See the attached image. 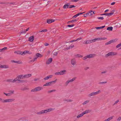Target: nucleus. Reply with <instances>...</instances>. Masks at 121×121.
I'll list each match as a JSON object with an SVG mask.
<instances>
[{
    "mask_svg": "<svg viewBox=\"0 0 121 121\" xmlns=\"http://www.w3.org/2000/svg\"><path fill=\"white\" fill-rule=\"evenodd\" d=\"M76 78H73L71 80H67L65 82V84L66 86H67L68 83L70 82H72Z\"/></svg>",
    "mask_w": 121,
    "mask_h": 121,
    "instance_id": "0eeeda50",
    "label": "nucleus"
},
{
    "mask_svg": "<svg viewBox=\"0 0 121 121\" xmlns=\"http://www.w3.org/2000/svg\"><path fill=\"white\" fill-rule=\"evenodd\" d=\"M96 56V54H91L88 55L84 57L82 59L83 60H85L88 58H91L94 57Z\"/></svg>",
    "mask_w": 121,
    "mask_h": 121,
    "instance_id": "7ed1b4c3",
    "label": "nucleus"
},
{
    "mask_svg": "<svg viewBox=\"0 0 121 121\" xmlns=\"http://www.w3.org/2000/svg\"><path fill=\"white\" fill-rule=\"evenodd\" d=\"M84 115L83 113L82 112L81 114L79 115L78 116H77V118H79L80 117H82Z\"/></svg>",
    "mask_w": 121,
    "mask_h": 121,
    "instance_id": "a878e982",
    "label": "nucleus"
},
{
    "mask_svg": "<svg viewBox=\"0 0 121 121\" xmlns=\"http://www.w3.org/2000/svg\"><path fill=\"white\" fill-rule=\"evenodd\" d=\"M34 36H33L30 37L29 38V41L31 42H32L34 40Z\"/></svg>",
    "mask_w": 121,
    "mask_h": 121,
    "instance_id": "2eb2a0df",
    "label": "nucleus"
},
{
    "mask_svg": "<svg viewBox=\"0 0 121 121\" xmlns=\"http://www.w3.org/2000/svg\"><path fill=\"white\" fill-rule=\"evenodd\" d=\"M82 39V37H80L79 38H78L77 39H76V40H77V41L78 40H80L81 39Z\"/></svg>",
    "mask_w": 121,
    "mask_h": 121,
    "instance_id": "e2e57ef3",
    "label": "nucleus"
},
{
    "mask_svg": "<svg viewBox=\"0 0 121 121\" xmlns=\"http://www.w3.org/2000/svg\"><path fill=\"white\" fill-rule=\"evenodd\" d=\"M29 29V28H28L27 29H26V31H24V32H21V33H26V32L27 31H28Z\"/></svg>",
    "mask_w": 121,
    "mask_h": 121,
    "instance_id": "49530a36",
    "label": "nucleus"
},
{
    "mask_svg": "<svg viewBox=\"0 0 121 121\" xmlns=\"http://www.w3.org/2000/svg\"><path fill=\"white\" fill-rule=\"evenodd\" d=\"M17 77L18 78V79L19 80V81L20 80V79H21V78H20V76H19V75L18 76H17Z\"/></svg>",
    "mask_w": 121,
    "mask_h": 121,
    "instance_id": "bf43d9fd",
    "label": "nucleus"
},
{
    "mask_svg": "<svg viewBox=\"0 0 121 121\" xmlns=\"http://www.w3.org/2000/svg\"><path fill=\"white\" fill-rule=\"evenodd\" d=\"M113 116H112L107 119L105 120L104 121H110L112 119L113 117Z\"/></svg>",
    "mask_w": 121,
    "mask_h": 121,
    "instance_id": "aec40b11",
    "label": "nucleus"
},
{
    "mask_svg": "<svg viewBox=\"0 0 121 121\" xmlns=\"http://www.w3.org/2000/svg\"><path fill=\"white\" fill-rule=\"evenodd\" d=\"M112 29L113 27L112 26H111L108 27L107 28V30L109 31H112Z\"/></svg>",
    "mask_w": 121,
    "mask_h": 121,
    "instance_id": "cd10ccee",
    "label": "nucleus"
},
{
    "mask_svg": "<svg viewBox=\"0 0 121 121\" xmlns=\"http://www.w3.org/2000/svg\"><path fill=\"white\" fill-rule=\"evenodd\" d=\"M97 19H101L102 20H103L104 19V18L103 17H97Z\"/></svg>",
    "mask_w": 121,
    "mask_h": 121,
    "instance_id": "5fc2aeb1",
    "label": "nucleus"
},
{
    "mask_svg": "<svg viewBox=\"0 0 121 121\" xmlns=\"http://www.w3.org/2000/svg\"><path fill=\"white\" fill-rule=\"evenodd\" d=\"M15 100L14 99H3L1 98H0V101L3 103L10 102H13Z\"/></svg>",
    "mask_w": 121,
    "mask_h": 121,
    "instance_id": "f03ea898",
    "label": "nucleus"
},
{
    "mask_svg": "<svg viewBox=\"0 0 121 121\" xmlns=\"http://www.w3.org/2000/svg\"><path fill=\"white\" fill-rule=\"evenodd\" d=\"M119 101L118 100H117L116 101L114 104V105L117 104L119 102Z\"/></svg>",
    "mask_w": 121,
    "mask_h": 121,
    "instance_id": "052dcab7",
    "label": "nucleus"
},
{
    "mask_svg": "<svg viewBox=\"0 0 121 121\" xmlns=\"http://www.w3.org/2000/svg\"><path fill=\"white\" fill-rule=\"evenodd\" d=\"M73 100L71 99H68L67 100V102H72L73 101Z\"/></svg>",
    "mask_w": 121,
    "mask_h": 121,
    "instance_id": "338daca9",
    "label": "nucleus"
},
{
    "mask_svg": "<svg viewBox=\"0 0 121 121\" xmlns=\"http://www.w3.org/2000/svg\"><path fill=\"white\" fill-rule=\"evenodd\" d=\"M116 39H114V40H111L110 41H109L106 43H105V45H107L110 44L112 42H115L116 41Z\"/></svg>",
    "mask_w": 121,
    "mask_h": 121,
    "instance_id": "9d476101",
    "label": "nucleus"
},
{
    "mask_svg": "<svg viewBox=\"0 0 121 121\" xmlns=\"http://www.w3.org/2000/svg\"><path fill=\"white\" fill-rule=\"evenodd\" d=\"M52 75H50L48 76L45 78H43V79L44 80H46L48 79L49 78H52Z\"/></svg>",
    "mask_w": 121,
    "mask_h": 121,
    "instance_id": "6ab92c4d",
    "label": "nucleus"
},
{
    "mask_svg": "<svg viewBox=\"0 0 121 121\" xmlns=\"http://www.w3.org/2000/svg\"><path fill=\"white\" fill-rule=\"evenodd\" d=\"M7 4H13V5H16L17 4H16V3L15 2H11L10 3H7Z\"/></svg>",
    "mask_w": 121,
    "mask_h": 121,
    "instance_id": "a18cd8bd",
    "label": "nucleus"
},
{
    "mask_svg": "<svg viewBox=\"0 0 121 121\" xmlns=\"http://www.w3.org/2000/svg\"><path fill=\"white\" fill-rule=\"evenodd\" d=\"M107 82H99V84H105Z\"/></svg>",
    "mask_w": 121,
    "mask_h": 121,
    "instance_id": "8fccbe9b",
    "label": "nucleus"
},
{
    "mask_svg": "<svg viewBox=\"0 0 121 121\" xmlns=\"http://www.w3.org/2000/svg\"><path fill=\"white\" fill-rule=\"evenodd\" d=\"M29 89V88L26 87H24L21 89V90L22 91L26 90Z\"/></svg>",
    "mask_w": 121,
    "mask_h": 121,
    "instance_id": "4c0bfd02",
    "label": "nucleus"
},
{
    "mask_svg": "<svg viewBox=\"0 0 121 121\" xmlns=\"http://www.w3.org/2000/svg\"><path fill=\"white\" fill-rule=\"evenodd\" d=\"M55 21V20L53 19H48L47 20V22L48 24H50L52 22H54Z\"/></svg>",
    "mask_w": 121,
    "mask_h": 121,
    "instance_id": "9b49d317",
    "label": "nucleus"
},
{
    "mask_svg": "<svg viewBox=\"0 0 121 121\" xmlns=\"http://www.w3.org/2000/svg\"><path fill=\"white\" fill-rule=\"evenodd\" d=\"M97 40H105L107 39L106 38H96Z\"/></svg>",
    "mask_w": 121,
    "mask_h": 121,
    "instance_id": "dca6fc26",
    "label": "nucleus"
},
{
    "mask_svg": "<svg viewBox=\"0 0 121 121\" xmlns=\"http://www.w3.org/2000/svg\"><path fill=\"white\" fill-rule=\"evenodd\" d=\"M121 46V43L117 45L116 46V48H118Z\"/></svg>",
    "mask_w": 121,
    "mask_h": 121,
    "instance_id": "603ef678",
    "label": "nucleus"
},
{
    "mask_svg": "<svg viewBox=\"0 0 121 121\" xmlns=\"http://www.w3.org/2000/svg\"><path fill=\"white\" fill-rule=\"evenodd\" d=\"M95 95L94 92H92L88 95V96L90 97L92 96Z\"/></svg>",
    "mask_w": 121,
    "mask_h": 121,
    "instance_id": "bb28decb",
    "label": "nucleus"
},
{
    "mask_svg": "<svg viewBox=\"0 0 121 121\" xmlns=\"http://www.w3.org/2000/svg\"><path fill=\"white\" fill-rule=\"evenodd\" d=\"M74 24H73L72 25H68L67 26L69 27H72L74 26Z\"/></svg>",
    "mask_w": 121,
    "mask_h": 121,
    "instance_id": "3c124183",
    "label": "nucleus"
},
{
    "mask_svg": "<svg viewBox=\"0 0 121 121\" xmlns=\"http://www.w3.org/2000/svg\"><path fill=\"white\" fill-rule=\"evenodd\" d=\"M9 92H10L8 93L7 94L4 92V94L5 95L7 96H9L13 94L14 91H10Z\"/></svg>",
    "mask_w": 121,
    "mask_h": 121,
    "instance_id": "6e6552de",
    "label": "nucleus"
},
{
    "mask_svg": "<svg viewBox=\"0 0 121 121\" xmlns=\"http://www.w3.org/2000/svg\"><path fill=\"white\" fill-rule=\"evenodd\" d=\"M69 3H68L66 4L65 5L63 6V8L65 9L69 8Z\"/></svg>",
    "mask_w": 121,
    "mask_h": 121,
    "instance_id": "a211bd4d",
    "label": "nucleus"
},
{
    "mask_svg": "<svg viewBox=\"0 0 121 121\" xmlns=\"http://www.w3.org/2000/svg\"><path fill=\"white\" fill-rule=\"evenodd\" d=\"M6 81L7 82H13V79H8Z\"/></svg>",
    "mask_w": 121,
    "mask_h": 121,
    "instance_id": "393cba45",
    "label": "nucleus"
},
{
    "mask_svg": "<svg viewBox=\"0 0 121 121\" xmlns=\"http://www.w3.org/2000/svg\"><path fill=\"white\" fill-rule=\"evenodd\" d=\"M89 67H85L84 68V69L85 70H86L88 69H89Z\"/></svg>",
    "mask_w": 121,
    "mask_h": 121,
    "instance_id": "69168bd1",
    "label": "nucleus"
},
{
    "mask_svg": "<svg viewBox=\"0 0 121 121\" xmlns=\"http://www.w3.org/2000/svg\"><path fill=\"white\" fill-rule=\"evenodd\" d=\"M76 6L73 5H70L69 7V8H75Z\"/></svg>",
    "mask_w": 121,
    "mask_h": 121,
    "instance_id": "79ce46f5",
    "label": "nucleus"
},
{
    "mask_svg": "<svg viewBox=\"0 0 121 121\" xmlns=\"http://www.w3.org/2000/svg\"><path fill=\"white\" fill-rule=\"evenodd\" d=\"M15 63L18 64H21L22 63V61H20L19 60L16 61Z\"/></svg>",
    "mask_w": 121,
    "mask_h": 121,
    "instance_id": "ea45409f",
    "label": "nucleus"
},
{
    "mask_svg": "<svg viewBox=\"0 0 121 121\" xmlns=\"http://www.w3.org/2000/svg\"><path fill=\"white\" fill-rule=\"evenodd\" d=\"M7 48L6 47H4L3 48L0 49V52H1L4 51Z\"/></svg>",
    "mask_w": 121,
    "mask_h": 121,
    "instance_id": "7c9ffc66",
    "label": "nucleus"
},
{
    "mask_svg": "<svg viewBox=\"0 0 121 121\" xmlns=\"http://www.w3.org/2000/svg\"><path fill=\"white\" fill-rule=\"evenodd\" d=\"M105 27V26H102L101 27H96V28L98 30V29H103V28H104Z\"/></svg>",
    "mask_w": 121,
    "mask_h": 121,
    "instance_id": "2f4dec72",
    "label": "nucleus"
},
{
    "mask_svg": "<svg viewBox=\"0 0 121 121\" xmlns=\"http://www.w3.org/2000/svg\"><path fill=\"white\" fill-rule=\"evenodd\" d=\"M89 100H87L84 102L82 104L83 105H84L86 104V103H89Z\"/></svg>",
    "mask_w": 121,
    "mask_h": 121,
    "instance_id": "e433bc0d",
    "label": "nucleus"
},
{
    "mask_svg": "<svg viewBox=\"0 0 121 121\" xmlns=\"http://www.w3.org/2000/svg\"><path fill=\"white\" fill-rule=\"evenodd\" d=\"M78 20V19H73L71 20L70 21V22H75L77 21Z\"/></svg>",
    "mask_w": 121,
    "mask_h": 121,
    "instance_id": "72a5a7b5",
    "label": "nucleus"
},
{
    "mask_svg": "<svg viewBox=\"0 0 121 121\" xmlns=\"http://www.w3.org/2000/svg\"><path fill=\"white\" fill-rule=\"evenodd\" d=\"M117 54V53L116 52H110L108 53V54L105 55V56L106 57H108L110 56H112L116 55Z\"/></svg>",
    "mask_w": 121,
    "mask_h": 121,
    "instance_id": "423d86ee",
    "label": "nucleus"
},
{
    "mask_svg": "<svg viewBox=\"0 0 121 121\" xmlns=\"http://www.w3.org/2000/svg\"><path fill=\"white\" fill-rule=\"evenodd\" d=\"M55 74L57 75H61L60 72H56L55 73Z\"/></svg>",
    "mask_w": 121,
    "mask_h": 121,
    "instance_id": "de8ad7c7",
    "label": "nucleus"
},
{
    "mask_svg": "<svg viewBox=\"0 0 121 121\" xmlns=\"http://www.w3.org/2000/svg\"><path fill=\"white\" fill-rule=\"evenodd\" d=\"M66 71L65 70L61 71H60L61 75L65 74L66 73Z\"/></svg>",
    "mask_w": 121,
    "mask_h": 121,
    "instance_id": "4be33fe9",
    "label": "nucleus"
},
{
    "mask_svg": "<svg viewBox=\"0 0 121 121\" xmlns=\"http://www.w3.org/2000/svg\"><path fill=\"white\" fill-rule=\"evenodd\" d=\"M19 81V80L18 79L17 77L15 78L14 79H13V82H16V81Z\"/></svg>",
    "mask_w": 121,
    "mask_h": 121,
    "instance_id": "a19ab883",
    "label": "nucleus"
},
{
    "mask_svg": "<svg viewBox=\"0 0 121 121\" xmlns=\"http://www.w3.org/2000/svg\"><path fill=\"white\" fill-rule=\"evenodd\" d=\"M107 72V71L106 70H105L104 71L102 72H101V73L102 74H103V73H106Z\"/></svg>",
    "mask_w": 121,
    "mask_h": 121,
    "instance_id": "680f3d73",
    "label": "nucleus"
},
{
    "mask_svg": "<svg viewBox=\"0 0 121 121\" xmlns=\"http://www.w3.org/2000/svg\"><path fill=\"white\" fill-rule=\"evenodd\" d=\"M71 63L73 65H75L76 64V60L75 59H72L71 60Z\"/></svg>",
    "mask_w": 121,
    "mask_h": 121,
    "instance_id": "f8f14e48",
    "label": "nucleus"
},
{
    "mask_svg": "<svg viewBox=\"0 0 121 121\" xmlns=\"http://www.w3.org/2000/svg\"><path fill=\"white\" fill-rule=\"evenodd\" d=\"M52 60V58H50L48 59V60L46 62V64H49L51 63Z\"/></svg>",
    "mask_w": 121,
    "mask_h": 121,
    "instance_id": "1a4fd4ad",
    "label": "nucleus"
},
{
    "mask_svg": "<svg viewBox=\"0 0 121 121\" xmlns=\"http://www.w3.org/2000/svg\"><path fill=\"white\" fill-rule=\"evenodd\" d=\"M77 17V16L76 15H75L73 16L72 17V18L73 19H74L76 18Z\"/></svg>",
    "mask_w": 121,
    "mask_h": 121,
    "instance_id": "4d7b16f0",
    "label": "nucleus"
},
{
    "mask_svg": "<svg viewBox=\"0 0 121 121\" xmlns=\"http://www.w3.org/2000/svg\"><path fill=\"white\" fill-rule=\"evenodd\" d=\"M31 76V74H26L24 75V77L25 78H28L30 77Z\"/></svg>",
    "mask_w": 121,
    "mask_h": 121,
    "instance_id": "f3484780",
    "label": "nucleus"
},
{
    "mask_svg": "<svg viewBox=\"0 0 121 121\" xmlns=\"http://www.w3.org/2000/svg\"><path fill=\"white\" fill-rule=\"evenodd\" d=\"M75 56L77 57H82V56L79 54H77L75 55Z\"/></svg>",
    "mask_w": 121,
    "mask_h": 121,
    "instance_id": "c756f323",
    "label": "nucleus"
},
{
    "mask_svg": "<svg viewBox=\"0 0 121 121\" xmlns=\"http://www.w3.org/2000/svg\"><path fill=\"white\" fill-rule=\"evenodd\" d=\"M54 108H50L44 110H43L41 111L38 112L37 113V114H41L44 113H46L47 112L51 111L53 110H54Z\"/></svg>",
    "mask_w": 121,
    "mask_h": 121,
    "instance_id": "f257e3e1",
    "label": "nucleus"
},
{
    "mask_svg": "<svg viewBox=\"0 0 121 121\" xmlns=\"http://www.w3.org/2000/svg\"><path fill=\"white\" fill-rule=\"evenodd\" d=\"M101 91L100 90H99L98 91H96L95 92H94L95 95H97L99 94L100 93Z\"/></svg>",
    "mask_w": 121,
    "mask_h": 121,
    "instance_id": "473e14b6",
    "label": "nucleus"
},
{
    "mask_svg": "<svg viewBox=\"0 0 121 121\" xmlns=\"http://www.w3.org/2000/svg\"><path fill=\"white\" fill-rule=\"evenodd\" d=\"M90 13V12H89L87 13L84 14V17H86L87 16H88V15H89V14Z\"/></svg>",
    "mask_w": 121,
    "mask_h": 121,
    "instance_id": "58836bf2",
    "label": "nucleus"
},
{
    "mask_svg": "<svg viewBox=\"0 0 121 121\" xmlns=\"http://www.w3.org/2000/svg\"><path fill=\"white\" fill-rule=\"evenodd\" d=\"M91 112V110H86L85 111H84L83 112H82L83 114L84 115L86 114H87L90 112Z\"/></svg>",
    "mask_w": 121,
    "mask_h": 121,
    "instance_id": "ddd939ff",
    "label": "nucleus"
},
{
    "mask_svg": "<svg viewBox=\"0 0 121 121\" xmlns=\"http://www.w3.org/2000/svg\"><path fill=\"white\" fill-rule=\"evenodd\" d=\"M44 45L45 46H47L49 45V44L47 43H44Z\"/></svg>",
    "mask_w": 121,
    "mask_h": 121,
    "instance_id": "0e129e2a",
    "label": "nucleus"
},
{
    "mask_svg": "<svg viewBox=\"0 0 121 121\" xmlns=\"http://www.w3.org/2000/svg\"><path fill=\"white\" fill-rule=\"evenodd\" d=\"M57 54V52H55L54 53V55L55 56H56Z\"/></svg>",
    "mask_w": 121,
    "mask_h": 121,
    "instance_id": "774afa93",
    "label": "nucleus"
},
{
    "mask_svg": "<svg viewBox=\"0 0 121 121\" xmlns=\"http://www.w3.org/2000/svg\"><path fill=\"white\" fill-rule=\"evenodd\" d=\"M114 10H112L110 13H108V16H110L111 15L113 14L114 13Z\"/></svg>",
    "mask_w": 121,
    "mask_h": 121,
    "instance_id": "b1692460",
    "label": "nucleus"
},
{
    "mask_svg": "<svg viewBox=\"0 0 121 121\" xmlns=\"http://www.w3.org/2000/svg\"><path fill=\"white\" fill-rule=\"evenodd\" d=\"M14 53L17 54H19L22 55H23V54H22V52H21L20 51H15L14 52Z\"/></svg>",
    "mask_w": 121,
    "mask_h": 121,
    "instance_id": "412c9836",
    "label": "nucleus"
},
{
    "mask_svg": "<svg viewBox=\"0 0 121 121\" xmlns=\"http://www.w3.org/2000/svg\"><path fill=\"white\" fill-rule=\"evenodd\" d=\"M29 52L28 51H25L23 52H22V54H23V55L24 54H25L26 53H29Z\"/></svg>",
    "mask_w": 121,
    "mask_h": 121,
    "instance_id": "c9c22d12",
    "label": "nucleus"
},
{
    "mask_svg": "<svg viewBox=\"0 0 121 121\" xmlns=\"http://www.w3.org/2000/svg\"><path fill=\"white\" fill-rule=\"evenodd\" d=\"M56 90H51V91H48V93H50L52 92H54L56 91Z\"/></svg>",
    "mask_w": 121,
    "mask_h": 121,
    "instance_id": "c03bdc74",
    "label": "nucleus"
},
{
    "mask_svg": "<svg viewBox=\"0 0 121 121\" xmlns=\"http://www.w3.org/2000/svg\"><path fill=\"white\" fill-rule=\"evenodd\" d=\"M91 43V40H88L87 41H85L84 43L85 44H89Z\"/></svg>",
    "mask_w": 121,
    "mask_h": 121,
    "instance_id": "4468645a",
    "label": "nucleus"
},
{
    "mask_svg": "<svg viewBox=\"0 0 121 121\" xmlns=\"http://www.w3.org/2000/svg\"><path fill=\"white\" fill-rule=\"evenodd\" d=\"M96 38H95V39L91 40V43L92 42H95L96 41Z\"/></svg>",
    "mask_w": 121,
    "mask_h": 121,
    "instance_id": "09e8293b",
    "label": "nucleus"
},
{
    "mask_svg": "<svg viewBox=\"0 0 121 121\" xmlns=\"http://www.w3.org/2000/svg\"><path fill=\"white\" fill-rule=\"evenodd\" d=\"M19 81L20 82H27V80H20Z\"/></svg>",
    "mask_w": 121,
    "mask_h": 121,
    "instance_id": "f704fd0d",
    "label": "nucleus"
},
{
    "mask_svg": "<svg viewBox=\"0 0 121 121\" xmlns=\"http://www.w3.org/2000/svg\"><path fill=\"white\" fill-rule=\"evenodd\" d=\"M19 76H20V78H24V75H19Z\"/></svg>",
    "mask_w": 121,
    "mask_h": 121,
    "instance_id": "6e6d98bb",
    "label": "nucleus"
},
{
    "mask_svg": "<svg viewBox=\"0 0 121 121\" xmlns=\"http://www.w3.org/2000/svg\"><path fill=\"white\" fill-rule=\"evenodd\" d=\"M47 31V29H44L43 30H42L40 31L39 32H46Z\"/></svg>",
    "mask_w": 121,
    "mask_h": 121,
    "instance_id": "37998d69",
    "label": "nucleus"
},
{
    "mask_svg": "<svg viewBox=\"0 0 121 121\" xmlns=\"http://www.w3.org/2000/svg\"><path fill=\"white\" fill-rule=\"evenodd\" d=\"M36 55L38 58V57H42L43 56L42 55L39 53H37L36 54Z\"/></svg>",
    "mask_w": 121,
    "mask_h": 121,
    "instance_id": "5701e85b",
    "label": "nucleus"
},
{
    "mask_svg": "<svg viewBox=\"0 0 121 121\" xmlns=\"http://www.w3.org/2000/svg\"><path fill=\"white\" fill-rule=\"evenodd\" d=\"M9 67L7 65H2L1 68H9Z\"/></svg>",
    "mask_w": 121,
    "mask_h": 121,
    "instance_id": "c85d7f7f",
    "label": "nucleus"
},
{
    "mask_svg": "<svg viewBox=\"0 0 121 121\" xmlns=\"http://www.w3.org/2000/svg\"><path fill=\"white\" fill-rule=\"evenodd\" d=\"M7 4V3H6V2H0V4Z\"/></svg>",
    "mask_w": 121,
    "mask_h": 121,
    "instance_id": "13d9d810",
    "label": "nucleus"
},
{
    "mask_svg": "<svg viewBox=\"0 0 121 121\" xmlns=\"http://www.w3.org/2000/svg\"><path fill=\"white\" fill-rule=\"evenodd\" d=\"M84 13V12L79 13L77 14L76 15H77V16H78L80 15L81 14Z\"/></svg>",
    "mask_w": 121,
    "mask_h": 121,
    "instance_id": "864d4df0",
    "label": "nucleus"
},
{
    "mask_svg": "<svg viewBox=\"0 0 121 121\" xmlns=\"http://www.w3.org/2000/svg\"><path fill=\"white\" fill-rule=\"evenodd\" d=\"M43 89L42 87L40 86H38L34 89H32L31 90V92H36L39 91Z\"/></svg>",
    "mask_w": 121,
    "mask_h": 121,
    "instance_id": "20e7f679",
    "label": "nucleus"
},
{
    "mask_svg": "<svg viewBox=\"0 0 121 121\" xmlns=\"http://www.w3.org/2000/svg\"><path fill=\"white\" fill-rule=\"evenodd\" d=\"M57 79H56L54 81H52L49 82L43 85V86H51L52 84L55 83Z\"/></svg>",
    "mask_w": 121,
    "mask_h": 121,
    "instance_id": "39448f33",
    "label": "nucleus"
}]
</instances>
